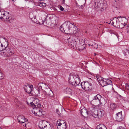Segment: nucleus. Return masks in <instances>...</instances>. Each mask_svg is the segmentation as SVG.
<instances>
[{
    "mask_svg": "<svg viewBox=\"0 0 129 129\" xmlns=\"http://www.w3.org/2000/svg\"><path fill=\"white\" fill-rule=\"evenodd\" d=\"M80 79L78 75H73L71 74L69 75L68 81L72 85L76 86L80 84L82 88L86 91L89 90L91 89V84L87 81L83 82L80 84Z\"/></svg>",
    "mask_w": 129,
    "mask_h": 129,
    "instance_id": "1",
    "label": "nucleus"
},
{
    "mask_svg": "<svg viewBox=\"0 0 129 129\" xmlns=\"http://www.w3.org/2000/svg\"><path fill=\"white\" fill-rule=\"evenodd\" d=\"M60 30L66 34H75L78 33L77 27L69 21H66L60 28Z\"/></svg>",
    "mask_w": 129,
    "mask_h": 129,
    "instance_id": "2",
    "label": "nucleus"
},
{
    "mask_svg": "<svg viewBox=\"0 0 129 129\" xmlns=\"http://www.w3.org/2000/svg\"><path fill=\"white\" fill-rule=\"evenodd\" d=\"M28 105L30 106H35L31 110L32 113L36 116L40 117L43 114L41 109L40 108L41 106V104L39 100L38 99H34L32 102L30 103H27Z\"/></svg>",
    "mask_w": 129,
    "mask_h": 129,
    "instance_id": "3",
    "label": "nucleus"
},
{
    "mask_svg": "<svg viewBox=\"0 0 129 129\" xmlns=\"http://www.w3.org/2000/svg\"><path fill=\"white\" fill-rule=\"evenodd\" d=\"M106 4L103 0H95L94 9L99 12H102L106 9Z\"/></svg>",
    "mask_w": 129,
    "mask_h": 129,
    "instance_id": "4",
    "label": "nucleus"
},
{
    "mask_svg": "<svg viewBox=\"0 0 129 129\" xmlns=\"http://www.w3.org/2000/svg\"><path fill=\"white\" fill-rule=\"evenodd\" d=\"M69 45L71 48L74 49L76 48L77 46V43L79 40V38L77 36H71L67 39Z\"/></svg>",
    "mask_w": 129,
    "mask_h": 129,
    "instance_id": "5",
    "label": "nucleus"
},
{
    "mask_svg": "<svg viewBox=\"0 0 129 129\" xmlns=\"http://www.w3.org/2000/svg\"><path fill=\"white\" fill-rule=\"evenodd\" d=\"M15 53L13 47H9L1 53L0 55L5 57H9L12 56Z\"/></svg>",
    "mask_w": 129,
    "mask_h": 129,
    "instance_id": "6",
    "label": "nucleus"
},
{
    "mask_svg": "<svg viewBox=\"0 0 129 129\" xmlns=\"http://www.w3.org/2000/svg\"><path fill=\"white\" fill-rule=\"evenodd\" d=\"M121 17H117L114 18L113 20L110 21L111 24L114 27L120 28V20Z\"/></svg>",
    "mask_w": 129,
    "mask_h": 129,
    "instance_id": "7",
    "label": "nucleus"
},
{
    "mask_svg": "<svg viewBox=\"0 0 129 129\" xmlns=\"http://www.w3.org/2000/svg\"><path fill=\"white\" fill-rule=\"evenodd\" d=\"M45 86L47 87L45 90L46 94V98H47L49 100V98H51L52 97L53 95V93L52 91L47 86V85L46 84H45Z\"/></svg>",
    "mask_w": 129,
    "mask_h": 129,
    "instance_id": "8",
    "label": "nucleus"
},
{
    "mask_svg": "<svg viewBox=\"0 0 129 129\" xmlns=\"http://www.w3.org/2000/svg\"><path fill=\"white\" fill-rule=\"evenodd\" d=\"M49 124L45 120L41 121L39 122V127L41 129H47V127L50 126Z\"/></svg>",
    "mask_w": 129,
    "mask_h": 129,
    "instance_id": "9",
    "label": "nucleus"
},
{
    "mask_svg": "<svg viewBox=\"0 0 129 129\" xmlns=\"http://www.w3.org/2000/svg\"><path fill=\"white\" fill-rule=\"evenodd\" d=\"M17 119L18 122L22 123L23 124L24 123V124H23V125L24 126H26V123L25 122L27 121V119L25 118L24 116L19 115L18 116Z\"/></svg>",
    "mask_w": 129,
    "mask_h": 129,
    "instance_id": "10",
    "label": "nucleus"
},
{
    "mask_svg": "<svg viewBox=\"0 0 129 129\" xmlns=\"http://www.w3.org/2000/svg\"><path fill=\"white\" fill-rule=\"evenodd\" d=\"M101 96L98 94L94 96L93 99L91 101V103L93 104H96L100 102V99L101 98Z\"/></svg>",
    "mask_w": 129,
    "mask_h": 129,
    "instance_id": "11",
    "label": "nucleus"
},
{
    "mask_svg": "<svg viewBox=\"0 0 129 129\" xmlns=\"http://www.w3.org/2000/svg\"><path fill=\"white\" fill-rule=\"evenodd\" d=\"M112 83V82L111 80L109 79L104 78L102 81H101L100 84L102 86L104 87L108 85L111 84Z\"/></svg>",
    "mask_w": 129,
    "mask_h": 129,
    "instance_id": "12",
    "label": "nucleus"
},
{
    "mask_svg": "<svg viewBox=\"0 0 129 129\" xmlns=\"http://www.w3.org/2000/svg\"><path fill=\"white\" fill-rule=\"evenodd\" d=\"M122 112L121 111L116 114V119L118 121H121L124 119V117L122 115Z\"/></svg>",
    "mask_w": 129,
    "mask_h": 129,
    "instance_id": "13",
    "label": "nucleus"
},
{
    "mask_svg": "<svg viewBox=\"0 0 129 129\" xmlns=\"http://www.w3.org/2000/svg\"><path fill=\"white\" fill-rule=\"evenodd\" d=\"M9 44L8 43H0V51H4L7 49L8 47H10L8 46Z\"/></svg>",
    "mask_w": 129,
    "mask_h": 129,
    "instance_id": "14",
    "label": "nucleus"
},
{
    "mask_svg": "<svg viewBox=\"0 0 129 129\" xmlns=\"http://www.w3.org/2000/svg\"><path fill=\"white\" fill-rule=\"evenodd\" d=\"M120 29H122L126 24V21L127 19L126 18L121 17V18H120Z\"/></svg>",
    "mask_w": 129,
    "mask_h": 129,
    "instance_id": "15",
    "label": "nucleus"
},
{
    "mask_svg": "<svg viewBox=\"0 0 129 129\" xmlns=\"http://www.w3.org/2000/svg\"><path fill=\"white\" fill-rule=\"evenodd\" d=\"M95 114L97 116V117H98L100 118L103 116L104 114V112L102 110H99L97 111L96 112H95Z\"/></svg>",
    "mask_w": 129,
    "mask_h": 129,
    "instance_id": "16",
    "label": "nucleus"
},
{
    "mask_svg": "<svg viewBox=\"0 0 129 129\" xmlns=\"http://www.w3.org/2000/svg\"><path fill=\"white\" fill-rule=\"evenodd\" d=\"M57 127L58 129H66V124L65 122H64L62 123L59 122L58 123Z\"/></svg>",
    "mask_w": 129,
    "mask_h": 129,
    "instance_id": "17",
    "label": "nucleus"
},
{
    "mask_svg": "<svg viewBox=\"0 0 129 129\" xmlns=\"http://www.w3.org/2000/svg\"><path fill=\"white\" fill-rule=\"evenodd\" d=\"M32 86V85H28L26 87V88L24 87L25 92L29 94L31 93V92L33 88Z\"/></svg>",
    "mask_w": 129,
    "mask_h": 129,
    "instance_id": "18",
    "label": "nucleus"
},
{
    "mask_svg": "<svg viewBox=\"0 0 129 129\" xmlns=\"http://www.w3.org/2000/svg\"><path fill=\"white\" fill-rule=\"evenodd\" d=\"M50 15H47V16L44 15L42 17V23L41 24H44V22H45L47 18H48L49 20H51L52 19V18L50 17Z\"/></svg>",
    "mask_w": 129,
    "mask_h": 129,
    "instance_id": "19",
    "label": "nucleus"
},
{
    "mask_svg": "<svg viewBox=\"0 0 129 129\" xmlns=\"http://www.w3.org/2000/svg\"><path fill=\"white\" fill-rule=\"evenodd\" d=\"M80 112L81 115L84 116L87 115L88 114L87 110L85 108L82 109L80 110Z\"/></svg>",
    "mask_w": 129,
    "mask_h": 129,
    "instance_id": "20",
    "label": "nucleus"
},
{
    "mask_svg": "<svg viewBox=\"0 0 129 129\" xmlns=\"http://www.w3.org/2000/svg\"><path fill=\"white\" fill-rule=\"evenodd\" d=\"M31 20L34 22L36 23L37 24H41L42 23V19L40 20V21H38L37 20L36 16H34V18L31 19Z\"/></svg>",
    "mask_w": 129,
    "mask_h": 129,
    "instance_id": "21",
    "label": "nucleus"
},
{
    "mask_svg": "<svg viewBox=\"0 0 129 129\" xmlns=\"http://www.w3.org/2000/svg\"><path fill=\"white\" fill-rule=\"evenodd\" d=\"M85 44L83 45V44H77V46L78 48V49L79 50H83L85 47Z\"/></svg>",
    "mask_w": 129,
    "mask_h": 129,
    "instance_id": "22",
    "label": "nucleus"
},
{
    "mask_svg": "<svg viewBox=\"0 0 129 129\" xmlns=\"http://www.w3.org/2000/svg\"><path fill=\"white\" fill-rule=\"evenodd\" d=\"M95 129H107L106 127L103 124H100L97 126Z\"/></svg>",
    "mask_w": 129,
    "mask_h": 129,
    "instance_id": "23",
    "label": "nucleus"
},
{
    "mask_svg": "<svg viewBox=\"0 0 129 129\" xmlns=\"http://www.w3.org/2000/svg\"><path fill=\"white\" fill-rule=\"evenodd\" d=\"M96 78L97 80L100 83H101V81H102L104 78L100 76L99 75H97L96 76Z\"/></svg>",
    "mask_w": 129,
    "mask_h": 129,
    "instance_id": "24",
    "label": "nucleus"
},
{
    "mask_svg": "<svg viewBox=\"0 0 129 129\" xmlns=\"http://www.w3.org/2000/svg\"><path fill=\"white\" fill-rule=\"evenodd\" d=\"M9 15L5 16H4L3 17V18L5 20H6L7 21H9L10 22V19H11V18L10 17H9Z\"/></svg>",
    "mask_w": 129,
    "mask_h": 129,
    "instance_id": "25",
    "label": "nucleus"
},
{
    "mask_svg": "<svg viewBox=\"0 0 129 129\" xmlns=\"http://www.w3.org/2000/svg\"><path fill=\"white\" fill-rule=\"evenodd\" d=\"M85 40L84 39H80L79 38V41H78V42H77V44H83H83H85Z\"/></svg>",
    "mask_w": 129,
    "mask_h": 129,
    "instance_id": "26",
    "label": "nucleus"
},
{
    "mask_svg": "<svg viewBox=\"0 0 129 129\" xmlns=\"http://www.w3.org/2000/svg\"><path fill=\"white\" fill-rule=\"evenodd\" d=\"M71 91L72 90L69 87H68L65 90V92L67 94H70Z\"/></svg>",
    "mask_w": 129,
    "mask_h": 129,
    "instance_id": "27",
    "label": "nucleus"
},
{
    "mask_svg": "<svg viewBox=\"0 0 129 129\" xmlns=\"http://www.w3.org/2000/svg\"><path fill=\"white\" fill-rule=\"evenodd\" d=\"M117 106V105L116 104L113 103L110 104V107L112 110H114L116 108Z\"/></svg>",
    "mask_w": 129,
    "mask_h": 129,
    "instance_id": "28",
    "label": "nucleus"
},
{
    "mask_svg": "<svg viewBox=\"0 0 129 129\" xmlns=\"http://www.w3.org/2000/svg\"><path fill=\"white\" fill-rule=\"evenodd\" d=\"M39 4V6L42 8L45 7L46 5V4L43 2H40Z\"/></svg>",
    "mask_w": 129,
    "mask_h": 129,
    "instance_id": "29",
    "label": "nucleus"
},
{
    "mask_svg": "<svg viewBox=\"0 0 129 129\" xmlns=\"http://www.w3.org/2000/svg\"><path fill=\"white\" fill-rule=\"evenodd\" d=\"M1 108L3 110H6L7 109V105L5 104H4L3 105L1 106Z\"/></svg>",
    "mask_w": 129,
    "mask_h": 129,
    "instance_id": "30",
    "label": "nucleus"
},
{
    "mask_svg": "<svg viewBox=\"0 0 129 129\" xmlns=\"http://www.w3.org/2000/svg\"><path fill=\"white\" fill-rule=\"evenodd\" d=\"M18 105L21 109H23L25 107L24 105L21 103H19Z\"/></svg>",
    "mask_w": 129,
    "mask_h": 129,
    "instance_id": "31",
    "label": "nucleus"
},
{
    "mask_svg": "<svg viewBox=\"0 0 129 129\" xmlns=\"http://www.w3.org/2000/svg\"><path fill=\"white\" fill-rule=\"evenodd\" d=\"M2 15H3V16H2V17H3L4 16H6L7 15H8L9 14V12H4L3 11V12H2Z\"/></svg>",
    "mask_w": 129,
    "mask_h": 129,
    "instance_id": "32",
    "label": "nucleus"
},
{
    "mask_svg": "<svg viewBox=\"0 0 129 129\" xmlns=\"http://www.w3.org/2000/svg\"><path fill=\"white\" fill-rule=\"evenodd\" d=\"M47 19L45 22L47 25H49L50 23H51V20H49L48 18Z\"/></svg>",
    "mask_w": 129,
    "mask_h": 129,
    "instance_id": "33",
    "label": "nucleus"
},
{
    "mask_svg": "<svg viewBox=\"0 0 129 129\" xmlns=\"http://www.w3.org/2000/svg\"><path fill=\"white\" fill-rule=\"evenodd\" d=\"M129 52V51L128 50L126 49L124 52H123V54L125 56Z\"/></svg>",
    "mask_w": 129,
    "mask_h": 129,
    "instance_id": "34",
    "label": "nucleus"
},
{
    "mask_svg": "<svg viewBox=\"0 0 129 129\" xmlns=\"http://www.w3.org/2000/svg\"><path fill=\"white\" fill-rule=\"evenodd\" d=\"M34 16L33 14L32 13H30L29 14V18L31 20L33 18Z\"/></svg>",
    "mask_w": 129,
    "mask_h": 129,
    "instance_id": "35",
    "label": "nucleus"
},
{
    "mask_svg": "<svg viewBox=\"0 0 129 129\" xmlns=\"http://www.w3.org/2000/svg\"><path fill=\"white\" fill-rule=\"evenodd\" d=\"M41 84L42 85H43V83H39L38 84V88L39 90L42 89V86L41 85Z\"/></svg>",
    "mask_w": 129,
    "mask_h": 129,
    "instance_id": "36",
    "label": "nucleus"
},
{
    "mask_svg": "<svg viewBox=\"0 0 129 129\" xmlns=\"http://www.w3.org/2000/svg\"><path fill=\"white\" fill-rule=\"evenodd\" d=\"M3 11V9L1 10H0V18L1 19L3 18V17H2Z\"/></svg>",
    "mask_w": 129,
    "mask_h": 129,
    "instance_id": "37",
    "label": "nucleus"
},
{
    "mask_svg": "<svg viewBox=\"0 0 129 129\" xmlns=\"http://www.w3.org/2000/svg\"><path fill=\"white\" fill-rule=\"evenodd\" d=\"M3 74L0 72V79H2L3 78Z\"/></svg>",
    "mask_w": 129,
    "mask_h": 129,
    "instance_id": "38",
    "label": "nucleus"
},
{
    "mask_svg": "<svg viewBox=\"0 0 129 129\" xmlns=\"http://www.w3.org/2000/svg\"><path fill=\"white\" fill-rule=\"evenodd\" d=\"M2 38L5 40V42H6L5 43H8V40L5 37H2Z\"/></svg>",
    "mask_w": 129,
    "mask_h": 129,
    "instance_id": "39",
    "label": "nucleus"
},
{
    "mask_svg": "<svg viewBox=\"0 0 129 129\" xmlns=\"http://www.w3.org/2000/svg\"><path fill=\"white\" fill-rule=\"evenodd\" d=\"M117 129H126L125 127L120 126L117 128Z\"/></svg>",
    "mask_w": 129,
    "mask_h": 129,
    "instance_id": "40",
    "label": "nucleus"
},
{
    "mask_svg": "<svg viewBox=\"0 0 129 129\" xmlns=\"http://www.w3.org/2000/svg\"><path fill=\"white\" fill-rule=\"evenodd\" d=\"M60 10L61 11H63L64 10L63 8L61 6H60L59 7Z\"/></svg>",
    "mask_w": 129,
    "mask_h": 129,
    "instance_id": "41",
    "label": "nucleus"
},
{
    "mask_svg": "<svg viewBox=\"0 0 129 129\" xmlns=\"http://www.w3.org/2000/svg\"><path fill=\"white\" fill-rule=\"evenodd\" d=\"M14 102H15V103L17 105H18V104H19L18 103V100L16 99H15L14 100Z\"/></svg>",
    "mask_w": 129,
    "mask_h": 129,
    "instance_id": "42",
    "label": "nucleus"
},
{
    "mask_svg": "<svg viewBox=\"0 0 129 129\" xmlns=\"http://www.w3.org/2000/svg\"><path fill=\"white\" fill-rule=\"evenodd\" d=\"M126 88L127 90H129V84L128 85L127 84V85H126Z\"/></svg>",
    "mask_w": 129,
    "mask_h": 129,
    "instance_id": "43",
    "label": "nucleus"
},
{
    "mask_svg": "<svg viewBox=\"0 0 129 129\" xmlns=\"http://www.w3.org/2000/svg\"><path fill=\"white\" fill-rule=\"evenodd\" d=\"M84 6L85 5L84 4L82 5L80 7V8H81V9H83L84 8Z\"/></svg>",
    "mask_w": 129,
    "mask_h": 129,
    "instance_id": "44",
    "label": "nucleus"
},
{
    "mask_svg": "<svg viewBox=\"0 0 129 129\" xmlns=\"http://www.w3.org/2000/svg\"><path fill=\"white\" fill-rule=\"evenodd\" d=\"M64 122H65V121L63 120H60V122H61V123H62Z\"/></svg>",
    "mask_w": 129,
    "mask_h": 129,
    "instance_id": "45",
    "label": "nucleus"
},
{
    "mask_svg": "<svg viewBox=\"0 0 129 129\" xmlns=\"http://www.w3.org/2000/svg\"><path fill=\"white\" fill-rule=\"evenodd\" d=\"M99 103H100V105H101V106L102 105H103V104H102V103L101 102L100 100V102H99Z\"/></svg>",
    "mask_w": 129,
    "mask_h": 129,
    "instance_id": "46",
    "label": "nucleus"
},
{
    "mask_svg": "<svg viewBox=\"0 0 129 129\" xmlns=\"http://www.w3.org/2000/svg\"><path fill=\"white\" fill-rule=\"evenodd\" d=\"M49 129H54V128L52 126L51 127H50L49 128Z\"/></svg>",
    "mask_w": 129,
    "mask_h": 129,
    "instance_id": "47",
    "label": "nucleus"
},
{
    "mask_svg": "<svg viewBox=\"0 0 129 129\" xmlns=\"http://www.w3.org/2000/svg\"><path fill=\"white\" fill-rule=\"evenodd\" d=\"M20 124H21L22 125H23V124H24V123H23V124L22 123H21Z\"/></svg>",
    "mask_w": 129,
    "mask_h": 129,
    "instance_id": "48",
    "label": "nucleus"
},
{
    "mask_svg": "<svg viewBox=\"0 0 129 129\" xmlns=\"http://www.w3.org/2000/svg\"><path fill=\"white\" fill-rule=\"evenodd\" d=\"M64 1H65V0H63V3H64Z\"/></svg>",
    "mask_w": 129,
    "mask_h": 129,
    "instance_id": "49",
    "label": "nucleus"
},
{
    "mask_svg": "<svg viewBox=\"0 0 129 129\" xmlns=\"http://www.w3.org/2000/svg\"><path fill=\"white\" fill-rule=\"evenodd\" d=\"M7 59H7V58H6V59H5V60H7Z\"/></svg>",
    "mask_w": 129,
    "mask_h": 129,
    "instance_id": "50",
    "label": "nucleus"
},
{
    "mask_svg": "<svg viewBox=\"0 0 129 129\" xmlns=\"http://www.w3.org/2000/svg\"><path fill=\"white\" fill-rule=\"evenodd\" d=\"M12 1H15V0H12Z\"/></svg>",
    "mask_w": 129,
    "mask_h": 129,
    "instance_id": "51",
    "label": "nucleus"
},
{
    "mask_svg": "<svg viewBox=\"0 0 129 129\" xmlns=\"http://www.w3.org/2000/svg\"><path fill=\"white\" fill-rule=\"evenodd\" d=\"M95 55H96V54L95 53Z\"/></svg>",
    "mask_w": 129,
    "mask_h": 129,
    "instance_id": "52",
    "label": "nucleus"
},
{
    "mask_svg": "<svg viewBox=\"0 0 129 129\" xmlns=\"http://www.w3.org/2000/svg\"><path fill=\"white\" fill-rule=\"evenodd\" d=\"M0 129H2V128H1L0 127Z\"/></svg>",
    "mask_w": 129,
    "mask_h": 129,
    "instance_id": "53",
    "label": "nucleus"
}]
</instances>
